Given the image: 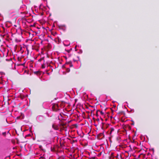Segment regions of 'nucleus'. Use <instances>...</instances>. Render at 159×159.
I'll list each match as a JSON object with an SVG mask.
<instances>
[{
    "label": "nucleus",
    "instance_id": "1",
    "mask_svg": "<svg viewBox=\"0 0 159 159\" xmlns=\"http://www.w3.org/2000/svg\"><path fill=\"white\" fill-rule=\"evenodd\" d=\"M113 130H114L113 129H111V132L112 131H113Z\"/></svg>",
    "mask_w": 159,
    "mask_h": 159
}]
</instances>
